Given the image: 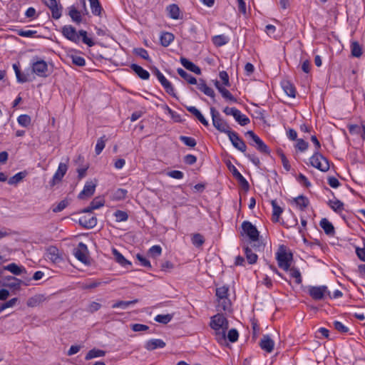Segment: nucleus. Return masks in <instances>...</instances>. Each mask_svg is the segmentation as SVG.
Instances as JSON below:
<instances>
[{
    "instance_id": "nucleus-1",
    "label": "nucleus",
    "mask_w": 365,
    "mask_h": 365,
    "mask_svg": "<svg viewBox=\"0 0 365 365\" xmlns=\"http://www.w3.org/2000/svg\"><path fill=\"white\" fill-rule=\"evenodd\" d=\"M61 33L63 36L68 40L78 43L80 38H82L83 43L86 44L89 47H92L95 45V42L92 38L88 37L87 31L84 30H80L77 32L76 29L71 25H66L63 26Z\"/></svg>"
},
{
    "instance_id": "nucleus-15",
    "label": "nucleus",
    "mask_w": 365,
    "mask_h": 365,
    "mask_svg": "<svg viewBox=\"0 0 365 365\" xmlns=\"http://www.w3.org/2000/svg\"><path fill=\"white\" fill-rule=\"evenodd\" d=\"M46 257L53 263H58L62 259L58 248L54 246H50L46 249Z\"/></svg>"
},
{
    "instance_id": "nucleus-55",
    "label": "nucleus",
    "mask_w": 365,
    "mask_h": 365,
    "mask_svg": "<svg viewBox=\"0 0 365 365\" xmlns=\"http://www.w3.org/2000/svg\"><path fill=\"white\" fill-rule=\"evenodd\" d=\"M128 192L125 189L119 188L115 191L113 198L117 200L125 199Z\"/></svg>"
},
{
    "instance_id": "nucleus-30",
    "label": "nucleus",
    "mask_w": 365,
    "mask_h": 365,
    "mask_svg": "<svg viewBox=\"0 0 365 365\" xmlns=\"http://www.w3.org/2000/svg\"><path fill=\"white\" fill-rule=\"evenodd\" d=\"M4 269L11 272L15 275H20L23 272H26V269L24 267H19L15 263H11L4 267Z\"/></svg>"
},
{
    "instance_id": "nucleus-19",
    "label": "nucleus",
    "mask_w": 365,
    "mask_h": 365,
    "mask_svg": "<svg viewBox=\"0 0 365 365\" xmlns=\"http://www.w3.org/2000/svg\"><path fill=\"white\" fill-rule=\"evenodd\" d=\"M232 171L233 176L238 180L240 185L245 190H248L250 185L247 180L242 176V175L237 170V169L232 165V168H230Z\"/></svg>"
},
{
    "instance_id": "nucleus-40",
    "label": "nucleus",
    "mask_w": 365,
    "mask_h": 365,
    "mask_svg": "<svg viewBox=\"0 0 365 365\" xmlns=\"http://www.w3.org/2000/svg\"><path fill=\"white\" fill-rule=\"evenodd\" d=\"M138 302V299H135L131 301H118L112 305V308H122L126 309L129 305L134 304Z\"/></svg>"
},
{
    "instance_id": "nucleus-26",
    "label": "nucleus",
    "mask_w": 365,
    "mask_h": 365,
    "mask_svg": "<svg viewBox=\"0 0 365 365\" xmlns=\"http://www.w3.org/2000/svg\"><path fill=\"white\" fill-rule=\"evenodd\" d=\"M320 226L324 230V232L328 235H334V227L333 225L326 218L322 219L320 221Z\"/></svg>"
},
{
    "instance_id": "nucleus-23",
    "label": "nucleus",
    "mask_w": 365,
    "mask_h": 365,
    "mask_svg": "<svg viewBox=\"0 0 365 365\" xmlns=\"http://www.w3.org/2000/svg\"><path fill=\"white\" fill-rule=\"evenodd\" d=\"M130 68L138 75V76L143 80H148L150 78V73L148 71L143 68L141 66L132 63Z\"/></svg>"
},
{
    "instance_id": "nucleus-64",
    "label": "nucleus",
    "mask_w": 365,
    "mask_h": 365,
    "mask_svg": "<svg viewBox=\"0 0 365 365\" xmlns=\"http://www.w3.org/2000/svg\"><path fill=\"white\" fill-rule=\"evenodd\" d=\"M68 205V202L66 200H61L56 207H53V212H59L64 210Z\"/></svg>"
},
{
    "instance_id": "nucleus-12",
    "label": "nucleus",
    "mask_w": 365,
    "mask_h": 365,
    "mask_svg": "<svg viewBox=\"0 0 365 365\" xmlns=\"http://www.w3.org/2000/svg\"><path fill=\"white\" fill-rule=\"evenodd\" d=\"M88 253L87 246L83 242H79L77 247L73 250L74 256L84 264L88 262Z\"/></svg>"
},
{
    "instance_id": "nucleus-35",
    "label": "nucleus",
    "mask_w": 365,
    "mask_h": 365,
    "mask_svg": "<svg viewBox=\"0 0 365 365\" xmlns=\"http://www.w3.org/2000/svg\"><path fill=\"white\" fill-rule=\"evenodd\" d=\"M106 355V351L101 349H93L90 350L85 356L86 360H90L96 357H101Z\"/></svg>"
},
{
    "instance_id": "nucleus-51",
    "label": "nucleus",
    "mask_w": 365,
    "mask_h": 365,
    "mask_svg": "<svg viewBox=\"0 0 365 365\" xmlns=\"http://www.w3.org/2000/svg\"><path fill=\"white\" fill-rule=\"evenodd\" d=\"M71 58L72 60V63L77 66L82 67L86 64V61L82 56L78 55H71Z\"/></svg>"
},
{
    "instance_id": "nucleus-50",
    "label": "nucleus",
    "mask_w": 365,
    "mask_h": 365,
    "mask_svg": "<svg viewBox=\"0 0 365 365\" xmlns=\"http://www.w3.org/2000/svg\"><path fill=\"white\" fill-rule=\"evenodd\" d=\"M229 288L222 286L216 289V296L217 299H223L227 297Z\"/></svg>"
},
{
    "instance_id": "nucleus-7",
    "label": "nucleus",
    "mask_w": 365,
    "mask_h": 365,
    "mask_svg": "<svg viewBox=\"0 0 365 365\" xmlns=\"http://www.w3.org/2000/svg\"><path fill=\"white\" fill-rule=\"evenodd\" d=\"M153 72L154 75L157 77L158 80L160 81V84L164 88L165 91L169 95L178 98L172 83L163 76V74L157 68H155L153 70Z\"/></svg>"
},
{
    "instance_id": "nucleus-16",
    "label": "nucleus",
    "mask_w": 365,
    "mask_h": 365,
    "mask_svg": "<svg viewBox=\"0 0 365 365\" xmlns=\"http://www.w3.org/2000/svg\"><path fill=\"white\" fill-rule=\"evenodd\" d=\"M46 5L50 9L53 19L61 18L62 6L57 3L56 0H50V2L46 3Z\"/></svg>"
},
{
    "instance_id": "nucleus-6",
    "label": "nucleus",
    "mask_w": 365,
    "mask_h": 365,
    "mask_svg": "<svg viewBox=\"0 0 365 365\" xmlns=\"http://www.w3.org/2000/svg\"><path fill=\"white\" fill-rule=\"evenodd\" d=\"M32 72L39 77H46L48 71L47 63L38 57L34 58L31 62Z\"/></svg>"
},
{
    "instance_id": "nucleus-14",
    "label": "nucleus",
    "mask_w": 365,
    "mask_h": 365,
    "mask_svg": "<svg viewBox=\"0 0 365 365\" xmlns=\"http://www.w3.org/2000/svg\"><path fill=\"white\" fill-rule=\"evenodd\" d=\"M96 180L95 181H89L86 182L85 184L83 190L79 193L78 198L84 199L85 197H88L92 196L96 190Z\"/></svg>"
},
{
    "instance_id": "nucleus-8",
    "label": "nucleus",
    "mask_w": 365,
    "mask_h": 365,
    "mask_svg": "<svg viewBox=\"0 0 365 365\" xmlns=\"http://www.w3.org/2000/svg\"><path fill=\"white\" fill-rule=\"evenodd\" d=\"M245 135L247 136L250 137V138L255 143V146L256 148L262 153L269 154L270 150L267 145L252 131L248 130ZM252 145H254L253 143H250Z\"/></svg>"
},
{
    "instance_id": "nucleus-31",
    "label": "nucleus",
    "mask_w": 365,
    "mask_h": 365,
    "mask_svg": "<svg viewBox=\"0 0 365 365\" xmlns=\"http://www.w3.org/2000/svg\"><path fill=\"white\" fill-rule=\"evenodd\" d=\"M174 40V35L170 32H164L161 34L160 41L163 46L167 47Z\"/></svg>"
},
{
    "instance_id": "nucleus-24",
    "label": "nucleus",
    "mask_w": 365,
    "mask_h": 365,
    "mask_svg": "<svg viewBox=\"0 0 365 365\" xmlns=\"http://www.w3.org/2000/svg\"><path fill=\"white\" fill-rule=\"evenodd\" d=\"M68 15L72 21L76 24H80L82 22L81 13L73 6L69 7Z\"/></svg>"
},
{
    "instance_id": "nucleus-53",
    "label": "nucleus",
    "mask_w": 365,
    "mask_h": 365,
    "mask_svg": "<svg viewBox=\"0 0 365 365\" xmlns=\"http://www.w3.org/2000/svg\"><path fill=\"white\" fill-rule=\"evenodd\" d=\"M114 216L115 217L117 222H124L126 221L128 218V213L122 210H116L114 212Z\"/></svg>"
},
{
    "instance_id": "nucleus-37",
    "label": "nucleus",
    "mask_w": 365,
    "mask_h": 365,
    "mask_svg": "<svg viewBox=\"0 0 365 365\" xmlns=\"http://www.w3.org/2000/svg\"><path fill=\"white\" fill-rule=\"evenodd\" d=\"M244 250L248 263L250 264H255L257 261V255L255 253L252 252L251 248H250L249 247H245Z\"/></svg>"
},
{
    "instance_id": "nucleus-4",
    "label": "nucleus",
    "mask_w": 365,
    "mask_h": 365,
    "mask_svg": "<svg viewBox=\"0 0 365 365\" xmlns=\"http://www.w3.org/2000/svg\"><path fill=\"white\" fill-rule=\"evenodd\" d=\"M210 113L212 119L213 126L220 132L228 135L232 130L229 124L221 118L220 113L214 108H210Z\"/></svg>"
},
{
    "instance_id": "nucleus-39",
    "label": "nucleus",
    "mask_w": 365,
    "mask_h": 365,
    "mask_svg": "<svg viewBox=\"0 0 365 365\" xmlns=\"http://www.w3.org/2000/svg\"><path fill=\"white\" fill-rule=\"evenodd\" d=\"M167 9L171 19H178L180 18V9L176 4L170 5Z\"/></svg>"
},
{
    "instance_id": "nucleus-27",
    "label": "nucleus",
    "mask_w": 365,
    "mask_h": 365,
    "mask_svg": "<svg viewBox=\"0 0 365 365\" xmlns=\"http://www.w3.org/2000/svg\"><path fill=\"white\" fill-rule=\"evenodd\" d=\"M46 297L43 294H36L28 299L27 305L31 307H34L46 301Z\"/></svg>"
},
{
    "instance_id": "nucleus-17",
    "label": "nucleus",
    "mask_w": 365,
    "mask_h": 365,
    "mask_svg": "<svg viewBox=\"0 0 365 365\" xmlns=\"http://www.w3.org/2000/svg\"><path fill=\"white\" fill-rule=\"evenodd\" d=\"M78 222L82 227L91 229L96 225L97 219L95 216H91V215H85L79 218Z\"/></svg>"
},
{
    "instance_id": "nucleus-56",
    "label": "nucleus",
    "mask_w": 365,
    "mask_h": 365,
    "mask_svg": "<svg viewBox=\"0 0 365 365\" xmlns=\"http://www.w3.org/2000/svg\"><path fill=\"white\" fill-rule=\"evenodd\" d=\"M148 252L151 257H156L161 255L162 248L160 245H154L149 249Z\"/></svg>"
},
{
    "instance_id": "nucleus-36",
    "label": "nucleus",
    "mask_w": 365,
    "mask_h": 365,
    "mask_svg": "<svg viewBox=\"0 0 365 365\" xmlns=\"http://www.w3.org/2000/svg\"><path fill=\"white\" fill-rule=\"evenodd\" d=\"M91 11L93 15L101 16L102 7L98 0H89Z\"/></svg>"
},
{
    "instance_id": "nucleus-59",
    "label": "nucleus",
    "mask_w": 365,
    "mask_h": 365,
    "mask_svg": "<svg viewBox=\"0 0 365 365\" xmlns=\"http://www.w3.org/2000/svg\"><path fill=\"white\" fill-rule=\"evenodd\" d=\"M8 280L11 281V282L8 284V286L11 288L19 289L20 287L21 284L22 283V281L21 279H16L14 277H8Z\"/></svg>"
},
{
    "instance_id": "nucleus-42",
    "label": "nucleus",
    "mask_w": 365,
    "mask_h": 365,
    "mask_svg": "<svg viewBox=\"0 0 365 365\" xmlns=\"http://www.w3.org/2000/svg\"><path fill=\"white\" fill-rule=\"evenodd\" d=\"M26 175V172H19L9 178L8 182L9 185H16L21 182Z\"/></svg>"
},
{
    "instance_id": "nucleus-38",
    "label": "nucleus",
    "mask_w": 365,
    "mask_h": 365,
    "mask_svg": "<svg viewBox=\"0 0 365 365\" xmlns=\"http://www.w3.org/2000/svg\"><path fill=\"white\" fill-rule=\"evenodd\" d=\"M351 56L359 58L362 54V48L357 41H353L351 44Z\"/></svg>"
},
{
    "instance_id": "nucleus-58",
    "label": "nucleus",
    "mask_w": 365,
    "mask_h": 365,
    "mask_svg": "<svg viewBox=\"0 0 365 365\" xmlns=\"http://www.w3.org/2000/svg\"><path fill=\"white\" fill-rule=\"evenodd\" d=\"M134 53L145 60H148V61L150 60L148 53L145 48H135Z\"/></svg>"
},
{
    "instance_id": "nucleus-63",
    "label": "nucleus",
    "mask_w": 365,
    "mask_h": 365,
    "mask_svg": "<svg viewBox=\"0 0 365 365\" xmlns=\"http://www.w3.org/2000/svg\"><path fill=\"white\" fill-rule=\"evenodd\" d=\"M297 143L296 145V148L301 152L305 151L309 146V144L307 142L304 141L303 139H297Z\"/></svg>"
},
{
    "instance_id": "nucleus-41",
    "label": "nucleus",
    "mask_w": 365,
    "mask_h": 365,
    "mask_svg": "<svg viewBox=\"0 0 365 365\" xmlns=\"http://www.w3.org/2000/svg\"><path fill=\"white\" fill-rule=\"evenodd\" d=\"M329 205L334 212L338 213L344 210V203L339 200H329Z\"/></svg>"
},
{
    "instance_id": "nucleus-11",
    "label": "nucleus",
    "mask_w": 365,
    "mask_h": 365,
    "mask_svg": "<svg viewBox=\"0 0 365 365\" xmlns=\"http://www.w3.org/2000/svg\"><path fill=\"white\" fill-rule=\"evenodd\" d=\"M308 292L314 300L323 299L326 294H330L327 286L309 287Z\"/></svg>"
},
{
    "instance_id": "nucleus-43",
    "label": "nucleus",
    "mask_w": 365,
    "mask_h": 365,
    "mask_svg": "<svg viewBox=\"0 0 365 365\" xmlns=\"http://www.w3.org/2000/svg\"><path fill=\"white\" fill-rule=\"evenodd\" d=\"M213 43L217 46H222L228 42V38L225 35H217L212 38Z\"/></svg>"
},
{
    "instance_id": "nucleus-48",
    "label": "nucleus",
    "mask_w": 365,
    "mask_h": 365,
    "mask_svg": "<svg viewBox=\"0 0 365 365\" xmlns=\"http://www.w3.org/2000/svg\"><path fill=\"white\" fill-rule=\"evenodd\" d=\"M106 141V135L102 136L101 138H100L98 140L96 145V148H95V152H96V155H99L102 152V150L105 148Z\"/></svg>"
},
{
    "instance_id": "nucleus-32",
    "label": "nucleus",
    "mask_w": 365,
    "mask_h": 365,
    "mask_svg": "<svg viewBox=\"0 0 365 365\" xmlns=\"http://www.w3.org/2000/svg\"><path fill=\"white\" fill-rule=\"evenodd\" d=\"M113 255L115 257V261L120 265L125 267L126 265H130L131 262L127 260L123 255L119 252L116 249L113 250Z\"/></svg>"
},
{
    "instance_id": "nucleus-61",
    "label": "nucleus",
    "mask_w": 365,
    "mask_h": 365,
    "mask_svg": "<svg viewBox=\"0 0 365 365\" xmlns=\"http://www.w3.org/2000/svg\"><path fill=\"white\" fill-rule=\"evenodd\" d=\"M238 336V331L235 329H232L228 331L227 339L230 342H235L237 341Z\"/></svg>"
},
{
    "instance_id": "nucleus-22",
    "label": "nucleus",
    "mask_w": 365,
    "mask_h": 365,
    "mask_svg": "<svg viewBox=\"0 0 365 365\" xmlns=\"http://www.w3.org/2000/svg\"><path fill=\"white\" fill-rule=\"evenodd\" d=\"M181 64L187 70L195 73V74L200 75L201 73L200 68L194 64L192 62L187 60L186 58L181 57L180 58Z\"/></svg>"
},
{
    "instance_id": "nucleus-25",
    "label": "nucleus",
    "mask_w": 365,
    "mask_h": 365,
    "mask_svg": "<svg viewBox=\"0 0 365 365\" xmlns=\"http://www.w3.org/2000/svg\"><path fill=\"white\" fill-rule=\"evenodd\" d=\"M233 111L234 113H232V116L235 118L236 121H237L240 125L244 126L250 123V118L247 117L245 115L242 114L240 110L237 109L236 110Z\"/></svg>"
},
{
    "instance_id": "nucleus-10",
    "label": "nucleus",
    "mask_w": 365,
    "mask_h": 365,
    "mask_svg": "<svg viewBox=\"0 0 365 365\" xmlns=\"http://www.w3.org/2000/svg\"><path fill=\"white\" fill-rule=\"evenodd\" d=\"M227 135L232 145L236 149H237L238 150L241 151L243 153L246 152L247 145L244 140L242 138H240L237 133L232 130L230 133H228Z\"/></svg>"
},
{
    "instance_id": "nucleus-3",
    "label": "nucleus",
    "mask_w": 365,
    "mask_h": 365,
    "mask_svg": "<svg viewBox=\"0 0 365 365\" xmlns=\"http://www.w3.org/2000/svg\"><path fill=\"white\" fill-rule=\"evenodd\" d=\"M276 259L279 267L284 271H288L293 259V255L291 252L287 251V247L282 245L279 247L276 253Z\"/></svg>"
},
{
    "instance_id": "nucleus-13",
    "label": "nucleus",
    "mask_w": 365,
    "mask_h": 365,
    "mask_svg": "<svg viewBox=\"0 0 365 365\" xmlns=\"http://www.w3.org/2000/svg\"><path fill=\"white\" fill-rule=\"evenodd\" d=\"M68 165L64 163H60L56 172L50 182L51 186H54L56 184L61 182L63 176L66 175Z\"/></svg>"
},
{
    "instance_id": "nucleus-21",
    "label": "nucleus",
    "mask_w": 365,
    "mask_h": 365,
    "mask_svg": "<svg viewBox=\"0 0 365 365\" xmlns=\"http://www.w3.org/2000/svg\"><path fill=\"white\" fill-rule=\"evenodd\" d=\"M165 346V343L159 339H153L146 341L145 348L148 351H153L158 348H163Z\"/></svg>"
},
{
    "instance_id": "nucleus-52",
    "label": "nucleus",
    "mask_w": 365,
    "mask_h": 365,
    "mask_svg": "<svg viewBox=\"0 0 365 365\" xmlns=\"http://www.w3.org/2000/svg\"><path fill=\"white\" fill-rule=\"evenodd\" d=\"M277 153L282 160V163L284 168L287 171H289L291 169V165H289V160H287L284 153H283V151L282 150H278Z\"/></svg>"
},
{
    "instance_id": "nucleus-46",
    "label": "nucleus",
    "mask_w": 365,
    "mask_h": 365,
    "mask_svg": "<svg viewBox=\"0 0 365 365\" xmlns=\"http://www.w3.org/2000/svg\"><path fill=\"white\" fill-rule=\"evenodd\" d=\"M172 319H173V315L172 314H158V315H157L155 317V321L158 322V323L166 324L168 322H170Z\"/></svg>"
},
{
    "instance_id": "nucleus-45",
    "label": "nucleus",
    "mask_w": 365,
    "mask_h": 365,
    "mask_svg": "<svg viewBox=\"0 0 365 365\" xmlns=\"http://www.w3.org/2000/svg\"><path fill=\"white\" fill-rule=\"evenodd\" d=\"M289 274L292 278L295 279V282L298 284L302 283V277L299 270L296 267H289Z\"/></svg>"
},
{
    "instance_id": "nucleus-47",
    "label": "nucleus",
    "mask_w": 365,
    "mask_h": 365,
    "mask_svg": "<svg viewBox=\"0 0 365 365\" xmlns=\"http://www.w3.org/2000/svg\"><path fill=\"white\" fill-rule=\"evenodd\" d=\"M205 242V240L203 236L201 234L195 233L192 237V243L195 247H200L202 246Z\"/></svg>"
},
{
    "instance_id": "nucleus-29",
    "label": "nucleus",
    "mask_w": 365,
    "mask_h": 365,
    "mask_svg": "<svg viewBox=\"0 0 365 365\" xmlns=\"http://www.w3.org/2000/svg\"><path fill=\"white\" fill-rule=\"evenodd\" d=\"M177 72H178V75L183 79L187 81L188 83L192 84V85H195L197 83V79L192 75L187 73L182 68H178Z\"/></svg>"
},
{
    "instance_id": "nucleus-20",
    "label": "nucleus",
    "mask_w": 365,
    "mask_h": 365,
    "mask_svg": "<svg viewBox=\"0 0 365 365\" xmlns=\"http://www.w3.org/2000/svg\"><path fill=\"white\" fill-rule=\"evenodd\" d=\"M197 88L203 92L206 96L211 97L213 100H215V92L212 88L207 86L205 81L202 79H199L198 82L197 81Z\"/></svg>"
},
{
    "instance_id": "nucleus-57",
    "label": "nucleus",
    "mask_w": 365,
    "mask_h": 365,
    "mask_svg": "<svg viewBox=\"0 0 365 365\" xmlns=\"http://www.w3.org/2000/svg\"><path fill=\"white\" fill-rule=\"evenodd\" d=\"M104 202H105V201H104L103 199H102L100 197H98L94 198L91 202L90 204L91 205V208H94L96 210V209H98L101 207L103 206L104 205Z\"/></svg>"
},
{
    "instance_id": "nucleus-54",
    "label": "nucleus",
    "mask_w": 365,
    "mask_h": 365,
    "mask_svg": "<svg viewBox=\"0 0 365 365\" xmlns=\"http://www.w3.org/2000/svg\"><path fill=\"white\" fill-rule=\"evenodd\" d=\"M180 140L185 143L187 146L193 148L196 145V140L191 137L181 135L180 136Z\"/></svg>"
},
{
    "instance_id": "nucleus-5",
    "label": "nucleus",
    "mask_w": 365,
    "mask_h": 365,
    "mask_svg": "<svg viewBox=\"0 0 365 365\" xmlns=\"http://www.w3.org/2000/svg\"><path fill=\"white\" fill-rule=\"evenodd\" d=\"M311 165L319 170L322 172H327L329 169V162L324 155L319 153V151H315L313 155L310 158Z\"/></svg>"
},
{
    "instance_id": "nucleus-62",
    "label": "nucleus",
    "mask_w": 365,
    "mask_h": 365,
    "mask_svg": "<svg viewBox=\"0 0 365 365\" xmlns=\"http://www.w3.org/2000/svg\"><path fill=\"white\" fill-rule=\"evenodd\" d=\"M333 325L335 328V329H336L338 331L341 332V333H346L348 332L349 331V329L348 327H346V326H344L341 322H338V321H334L333 322Z\"/></svg>"
},
{
    "instance_id": "nucleus-28",
    "label": "nucleus",
    "mask_w": 365,
    "mask_h": 365,
    "mask_svg": "<svg viewBox=\"0 0 365 365\" xmlns=\"http://www.w3.org/2000/svg\"><path fill=\"white\" fill-rule=\"evenodd\" d=\"M271 205L272 206V220L273 222H278L279 216L283 212V209L279 206L276 202V200H272Z\"/></svg>"
},
{
    "instance_id": "nucleus-60",
    "label": "nucleus",
    "mask_w": 365,
    "mask_h": 365,
    "mask_svg": "<svg viewBox=\"0 0 365 365\" xmlns=\"http://www.w3.org/2000/svg\"><path fill=\"white\" fill-rule=\"evenodd\" d=\"M17 301H18V298L15 297V298L11 299L10 300L3 303L0 306V312L7 308L14 307L16 304Z\"/></svg>"
},
{
    "instance_id": "nucleus-49",
    "label": "nucleus",
    "mask_w": 365,
    "mask_h": 365,
    "mask_svg": "<svg viewBox=\"0 0 365 365\" xmlns=\"http://www.w3.org/2000/svg\"><path fill=\"white\" fill-rule=\"evenodd\" d=\"M31 117L26 114L21 115L17 118L18 123L24 127H28L31 124Z\"/></svg>"
},
{
    "instance_id": "nucleus-33",
    "label": "nucleus",
    "mask_w": 365,
    "mask_h": 365,
    "mask_svg": "<svg viewBox=\"0 0 365 365\" xmlns=\"http://www.w3.org/2000/svg\"><path fill=\"white\" fill-rule=\"evenodd\" d=\"M282 88L287 95L289 97L294 98L296 96V90L294 86L289 81H284Z\"/></svg>"
},
{
    "instance_id": "nucleus-2",
    "label": "nucleus",
    "mask_w": 365,
    "mask_h": 365,
    "mask_svg": "<svg viewBox=\"0 0 365 365\" xmlns=\"http://www.w3.org/2000/svg\"><path fill=\"white\" fill-rule=\"evenodd\" d=\"M210 327L215 331V337L220 344L226 342V331L228 329L227 319L220 314H217L211 318Z\"/></svg>"
},
{
    "instance_id": "nucleus-18",
    "label": "nucleus",
    "mask_w": 365,
    "mask_h": 365,
    "mask_svg": "<svg viewBox=\"0 0 365 365\" xmlns=\"http://www.w3.org/2000/svg\"><path fill=\"white\" fill-rule=\"evenodd\" d=\"M259 346L262 350L270 353L273 351L274 342L269 335H264L260 340Z\"/></svg>"
},
{
    "instance_id": "nucleus-44",
    "label": "nucleus",
    "mask_w": 365,
    "mask_h": 365,
    "mask_svg": "<svg viewBox=\"0 0 365 365\" xmlns=\"http://www.w3.org/2000/svg\"><path fill=\"white\" fill-rule=\"evenodd\" d=\"M230 305L231 302L228 297L218 299L217 307L219 309H222L223 311L229 310L230 308Z\"/></svg>"
},
{
    "instance_id": "nucleus-9",
    "label": "nucleus",
    "mask_w": 365,
    "mask_h": 365,
    "mask_svg": "<svg viewBox=\"0 0 365 365\" xmlns=\"http://www.w3.org/2000/svg\"><path fill=\"white\" fill-rule=\"evenodd\" d=\"M243 232L249 237L252 242H257L259 238V232L256 227L249 221H244L242 223Z\"/></svg>"
},
{
    "instance_id": "nucleus-34",
    "label": "nucleus",
    "mask_w": 365,
    "mask_h": 365,
    "mask_svg": "<svg viewBox=\"0 0 365 365\" xmlns=\"http://www.w3.org/2000/svg\"><path fill=\"white\" fill-rule=\"evenodd\" d=\"M294 202L297 207L302 210H304L309 205V200L304 195H299L294 199Z\"/></svg>"
}]
</instances>
